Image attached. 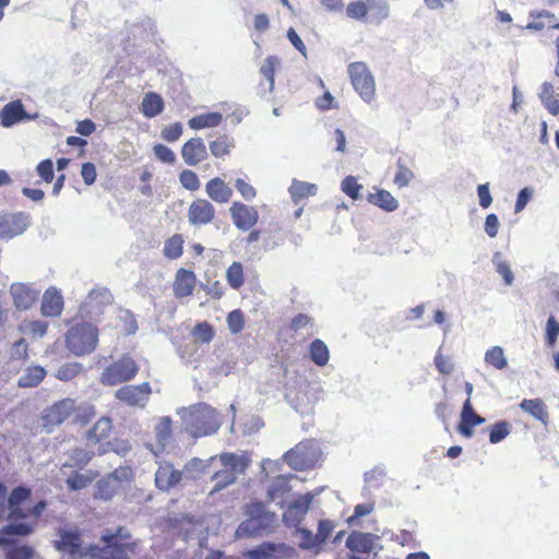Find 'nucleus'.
Segmentation results:
<instances>
[{"instance_id": "f257e3e1", "label": "nucleus", "mask_w": 559, "mask_h": 559, "mask_svg": "<svg viewBox=\"0 0 559 559\" xmlns=\"http://www.w3.org/2000/svg\"><path fill=\"white\" fill-rule=\"evenodd\" d=\"M58 539L53 542L55 548L60 552L69 554L73 559H132L140 551L141 544L132 539L124 526L114 532H106L99 538L103 547L90 546L82 550V534L78 528L57 531Z\"/></svg>"}, {"instance_id": "f03ea898", "label": "nucleus", "mask_w": 559, "mask_h": 559, "mask_svg": "<svg viewBox=\"0 0 559 559\" xmlns=\"http://www.w3.org/2000/svg\"><path fill=\"white\" fill-rule=\"evenodd\" d=\"M31 497L32 489L27 486H16L9 493L7 486L0 483V520L8 519L10 523L25 519L39 520L48 503L46 500H39L33 507L24 508Z\"/></svg>"}, {"instance_id": "7ed1b4c3", "label": "nucleus", "mask_w": 559, "mask_h": 559, "mask_svg": "<svg viewBox=\"0 0 559 559\" xmlns=\"http://www.w3.org/2000/svg\"><path fill=\"white\" fill-rule=\"evenodd\" d=\"M95 415L96 408L92 403H78L75 399L64 397L47 407L43 413L41 420L43 426L50 431L53 427L60 426L69 419L73 424L86 426Z\"/></svg>"}, {"instance_id": "20e7f679", "label": "nucleus", "mask_w": 559, "mask_h": 559, "mask_svg": "<svg viewBox=\"0 0 559 559\" xmlns=\"http://www.w3.org/2000/svg\"><path fill=\"white\" fill-rule=\"evenodd\" d=\"M39 520L25 519L16 523H9L0 530V549L4 552L5 559H32L35 550L32 546L19 544L11 536L31 535Z\"/></svg>"}, {"instance_id": "39448f33", "label": "nucleus", "mask_w": 559, "mask_h": 559, "mask_svg": "<svg viewBox=\"0 0 559 559\" xmlns=\"http://www.w3.org/2000/svg\"><path fill=\"white\" fill-rule=\"evenodd\" d=\"M186 431L194 438H201L215 433L221 421L215 408L206 403L191 405L183 416Z\"/></svg>"}, {"instance_id": "423d86ee", "label": "nucleus", "mask_w": 559, "mask_h": 559, "mask_svg": "<svg viewBox=\"0 0 559 559\" xmlns=\"http://www.w3.org/2000/svg\"><path fill=\"white\" fill-rule=\"evenodd\" d=\"M246 520L239 525V536H257L274 526L275 513L266 510L264 502L252 500L245 506Z\"/></svg>"}, {"instance_id": "0eeeda50", "label": "nucleus", "mask_w": 559, "mask_h": 559, "mask_svg": "<svg viewBox=\"0 0 559 559\" xmlns=\"http://www.w3.org/2000/svg\"><path fill=\"white\" fill-rule=\"evenodd\" d=\"M67 348L75 356L93 353L98 344V329L87 322L73 324L64 336Z\"/></svg>"}, {"instance_id": "6e6552de", "label": "nucleus", "mask_w": 559, "mask_h": 559, "mask_svg": "<svg viewBox=\"0 0 559 559\" xmlns=\"http://www.w3.org/2000/svg\"><path fill=\"white\" fill-rule=\"evenodd\" d=\"M219 461L223 468L213 474L212 480L215 484L211 489L210 495L218 492L233 485L237 479V474L243 473L251 462L248 454L237 455L235 453H222L219 455Z\"/></svg>"}, {"instance_id": "1a4fd4ad", "label": "nucleus", "mask_w": 559, "mask_h": 559, "mask_svg": "<svg viewBox=\"0 0 559 559\" xmlns=\"http://www.w3.org/2000/svg\"><path fill=\"white\" fill-rule=\"evenodd\" d=\"M322 452L313 439H306L284 454L285 462L295 471L313 468L321 460Z\"/></svg>"}, {"instance_id": "9d476101", "label": "nucleus", "mask_w": 559, "mask_h": 559, "mask_svg": "<svg viewBox=\"0 0 559 559\" xmlns=\"http://www.w3.org/2000/svg\"><path fill=\"white\" fill-rule=\"evenodd\" d=\"M139 372V365L129 355L108 365L99 377V382L106 386H115L132 380Z\"/></svg>"}, {"instance_id": "9b49d317", "label": "nucleus", "mask_w": 559, "mask_h": 559, "mask_svg": "<svg viewBox=\"0 0 559 559\" xmlns=\"http://www.w3.org/2000/svg\"><path fill=\"white\" fill-rule=\"evenodd\" d=\"M348 75L354 90L359 96L365 102L372 100L376 93V84L367 64L361 61L350 63L348 66Z\"/></svg>"}, {"instance_id": "f8f14e48", "label": "nucleus", "mask_w": 559, "mask_h": 559, "mask_svg": "<svg viewBox=\"0 0 559 559\" xmlns=\"http://www.w3.org/2000/svg\"><path fill=\"white\" fill-rule=\"evenodd\" d=\"M114 429L112 419L109 416L99 417L94 425L86 430L84 439L87 447L98 445L97 454L103 455L108 451V442Z\"/></svg>"}, {"instance_id": "ddd939ff", "label": "nucleus", "mask_w": 559, "mask_h": 559, "mask_svg": "<svg viewBox=\"0 0 559 559\" xmlns=\"http://www.w3.org/2000/svg\"><path fill=\"white\" fill-rule=\"evenodd\" d=\"M152 389L148 382L136 385H124L115 392V397L132 407H144L150 400Z\"/></svg>"}, {"instance_id": "4468645a", "label": "nucleus", "mask_w": 559, "mask_h": 559, "mask_svg": "<svg viewBox=\"0 0 559 559\" xmlns=\"http://www.w3.org/2000/svg\"><path fill=\"white\" fill-rule=\"evenodd\" d=\"M229 214L235 227L242 231L252 229L259 221V212L257 207L240 201L231 203Z\"/></svg>"}, {"instance_id": "2eb2a0df", "label": "nucleus", "mask_w": 559, "mask_h": 559, "mask_svg": "<svg viewBox=\"0 0 559 559\" xmlns=\"http://www.w3.org/2000/svg\"><path fill=\"white\" fill-rule=\"evenodd\" d=\"M9 292L13 305L19 311H26L35 306L40 294L32 284L26 283H13Z\"/></svg>"}, {"instance_id": "dca6fc26", "label": "nucleus", "mask_w": 559, "mask_h": 559, "mask_svg": "<svg viewBox=\"0 0 559 559\" xmlns=\"http://www.w3.org/2000/svg\"><path fill=\"white\" fill-rule=\"evenodd\" d=\"M215 206L207 199L198 198L188 207V222L192 226L209 225L215 219Z\"/></svg>"}, {"instance_id": "f3484780", "label": "nucleus", "mask_w": 559, "mask_h": 559, "mask_svg": "<svg viewBox=\"0 0 559 559\" xmlns=\"http://www.w3.org/2000/svg\"><path fill=\"white\" fill-rule=\"evenodd\" d=\"M295 554L296 550L290 546L264 543L254 549L248 550L246 557L249 559H285L293 557Z\"/></svg>"}, {"instance_id": "a211bd4d", "label": "nucleus", "mask_w": 559, "mask_h": 559, "mask_svg": "<svg viewBox=\"0 0 559 559\" xmlns=\"http://www.w3.org/2000/svg\"><path fill=\"white\" fill-rule=\"evenodd\" d=\"M155 443L148 445V449L155 456L163 453L173 440V420L168 416L160 417L154 429Z\"/></svg>"}, {"instance_id": "6ab92c4d", "label": "nucleus", "mask_w": 559, "mask_h": 559, "mask_svg": "<svg viewBox=\"0 0 559 559\" xmlns=\"http://www.w3.org/2000/svg\"><path fill=\"white\" fill-rule=\"evenodd\" d=\"M182 479V472L176 469L169 462L163 461L159 463L155 473V485L159 490L168 491Z\"/></svg>"}, {"instance_id": "aec40b11", "label": "nucleus", "mask_w": 559, "mask_h": 559, "mask_svg": "<svg viewBox=\"0 0 559 559\" xmlns=\"http://www.w3.org/2000/svg\"><path fill=\"white\" fill-rule=\"evenodd\" d=\"M485 423V418L476 414L469 399L463 403L457 431L464 438H472L474 436V427Z\"/></svg>"}, {"instance_id": "412c9836", "label": "nucleus", "mask_w": 559, "mask_h": 559, "mask_svg": "<svg viewBox=\"0 0 559 559\" xmlns=\"http://www.w3.org/2000/svg\"><path fill=\"white\" fill-rule=\"evenodd\" d=\"M181 157L189 166H197L207 158V150L201 138H191L181 146Z\"/></svg>"}, {"instance_id": "4be33fe9", "label": "nucleus", "mask_w": 559, "mask_h": 559, "mask_svg": "<svg viewBox=\"0 0 559 559\" xmlns=\"http://www.w3.org/2000/svg\"><path fill=\"white\" fill-rule=\"evenodd\" d=\"M197 285V276L193 271L180 267L175 274L173 292L176 298L189 297Z\"/></svg>"}, {"instance_id": "5701e85b", "label": "nucleus", "mask_w": 559, "mask_h": 559, "mask_svg": "<svg viewBox=\"0 0 559 559\" xmlns=\"http://www.w3.org/2000/svg\"><path fill=\"white\" fill-rule=\"evenodd\" d=\"M26 217L19 214H0V237L13 238L22 234L26 228Z\"/></svg>"}, {"instance_id": "b1692460", "label": "nucleus", "mask_w": 559, "mask_h": 559, "mask_svg": "<svg viewBox=\"0 0 559 559\" xmlns=\"http://www.w3.org/2000/svg\"><path fill=\"white\" fill-rule=\"evenodd\" d=\"M377 539L378 536L374 534L353 531L346 539V547L352 552L370 554L376 547Z\"/></svg>"}, {"instance_id": "393cba45", "label": "nucleus", "mask_w": 559, "mask_h": 559, "mask_svg": "<svg viewBox=\"0 0 559 559\" xmlns=\"http://www.w3.org/2000/svg\"><path fill=\"white\" fill-rule=\"evenodd\" d=\"M63 297L61 293L53 286L46 289L43 295L40 311L44 317L56 318L63 311Z\"/></svg>"}, {"instance_id": "a878e982", "label": "nucleus", "mask_w": 559, "mask_h": 559, "mask_svg": "<svg viewBox=\"0 0 559 559\" xmlns=\"http://www.w3.org/2000/svg\"><path fill=\"white\" fill-rule=\"evenodd\" d=\"M205 192L207 197L218 203H228L233 197V189L222 178L214 177L205 185Z\"/></svg>"}, {"instance_id": "bb28decb", "label": "nucleus", "mask_w": 559, "mask_h": 559, "mask_svg": "<svg viewBox=\"0 0 559 559\" xmlns=\"http://www.w3.org/2000/svg\"><path fill=\"white\" fill-rule=\"evenodd\" d=\"M26 117L27 115L21 100L10 102L0 111V122L5 128L12 127Z\"/></svg>"}, {"instance_id": "cd10ccee", "label": "nucleus", "mask_w": 559, "mask_h": 559, "mask_svg": "<svg viewBox=\"0 0 559 559\" xmlns=\"http://www.w3.org/2000/svg\"><path fill=\"white\" fill-rule=\"evenodd\" d=\"M520 408L540 421L544 426L549 423V412L546 403L542 399H524L520 403Z\"/></svg>"}, {"instance_id": "c85d7f7f", "label": "nucleus", "mask_w": 559, "mask_h": 559, "mask_svg": "<svg viewBox=\"0 0 559 559\" xmlns=\"http://www.w3.org/2000/svg\"><path fill=\"white\" fill-rule=\"evenodd\" d=\"M310 500L299 498L293 501L283 514L284 522L289 526H297L309 509Z\"/></svg>"}, {"instance_id": "c756f323", "label": "nucleus", "mask_w": 559, "mask_h": 559, "mask_svg": "<svg viewBox=\"0 0 559 559\" xmlns=\"http://www.w3.org/2000/svg\"><path fill=\"white\" fill-rule=\"evenodd\" d=\"M367 201L385 212H394L399 207V201L384 189H377L376 192L369 193Z\"/></svg>"}, {"instance_id": "7c9ffc66", "label": "nucleus", "mask_w": 559, "mask_h": 559, "mask_svg": "<svg viewBox=\"0 0 559 559\" xmlns=\"http://www.w3.org/2000/svg\"><path fill=\"white\" fill-rule=\"evenodd\" d=\"M165 103L163 97L155 92H148L144 95L141 111L146 118H154L163 112Z\"/></svg>"}, {"instance_id": "2f4dec72", "label": "nucleus", "mask_w": 559, "mask_h": 559, "mask_svg": "<svg viewBox=\"0 0 559 559\" xmlns=\"http://www.w3.org/2000/svg\"><path fill=\"white\" fill-rule=\"evenodd\" d=\"M47 372L41 366H31L26 368L24 373L20 377L17 385L20 388H36L45 379Z\"/></svg>"}, {"instance_id": "473e14b6", "label": "nucleus", "mask_w": 559, "mask_h": 559, "mask_svg": "<svg viewBox=\"0 0 559 559\" xmlns=\"http://www.w3.org/2000/svg\"><path fill=\"white\" fill-rule=\"evenodd\" d=\"M98 472L87 471L86 473L74 472L67 479L66 485L72 491H78L88 487L97 477Z\"/></svg>"}, {"instance_id": "72a5a7b5", "label": "nucleus", "mask_w": 559, "mask_h": 559, "mask_svg": "<svg viewBox=\"0 0 559 559\" xmlns=\"http://www.w3.org/2000/svg\"><path fill=\"white\" fill-rule=\"evenodd\" d=\"M94 456V451L76 447L69 453L68 462L63 464V467L83 468L93 460Z\"/></svg>"}, {"instance_id": "f704fd0d", "label": "nucleus", "mask_w": 559, "mask_h": 559, "mask_svg": "<svg viewBox=\"0 0 559 559\" xmlns=\"http://www.w3.org/2000/svg\"><path fill=\"white\" fill-rule=\"evenodd\" d=\"M223 116L221 112H205L189 119L188 126L192 130H201L217 127L221 124Z\"/></svg>"}, {"instance_id": "c9c22d12", "label": "nucleus", "mask_w": 559, "mask_h": 559, "mask_svg": "<svg viewBox=\"0 0 559 559\" xmlns=\"http://www.w3.org/2000/svg\"><path fill=\"white\" fill-rule=\"evenodd\" d=\"M317 190L318 188L316 185L299 180H293L288 189L292 200L295 204H298L302 200L314 195Z\"/></svg>"}, {"instance_id": "e433bc0d", "label": "nucleus", "mask_w": 559, "mask_h": 559, "mask_svg": "<svg viewBox=\"0 0 559 559\" xmlns=\"http://www.w3.org/2000/svg\"><path fill=\"white\" fill-rule=\"evenodd\" d=\"M116 480L111 477H104L99 479L94 488L93 497L97 500L109 501L117 493Z\"/></svg>"}, {"instance_id": "4c0bfd02", "label": "nucleus", "mask_w": 559, "mask_h": 559, "mask_svg": "<svg viewBox=\"0 0 559 559\" xmlns=\"http://www.w3.org/2000/svg\"><path fill=\"white\" fill-rule=\"evenodd\" d=\"M309 356L313 364L319 367H324L329 362L330 352L322 340L316 338L309 345Z\"/></svg>"}, {"instance_id": "58836bf2", "label": "nucleus", "mask_w": 559, "mask_h": 559, "mask_svg": "<svg viewBox=\"0 0 559 559\" xmlns=\"http://www.w3.org/2000/svg\"><path fill=\"white\" fill-rule=\"evenodd\" d=\"M531 17L533 21L530 22L525 28L534 32H540L546 27L549 28L556 21L555 14L547 10L532 12Z\"/></svg>"}, {"instance_id": "ea45409f", "label": "nucleus", "mask_w": 559, "mask_h": 559, "mask_svg": "<svg viewBox=\"0 0 559 559\" xmlns=\"http://www.w3.org/2000/svg\"><path fill=\"white\" fill-rule=\"evenodd\" d=\"M183 237L180 234H175L166 239L163 253L169 260H176L183 253Z\"/></svg>"}, {"instance_id": "a19ab883", "label": "nucleus", "mask_w": 559, "mask_h": 559, "mask_svg": "<svg viewBox=\"0 0 559 559\" xmlns=\"http://www.w3.org/2000/svg\"><path fill=\"white\" fill-rule=\"evenodd\" d=\"M280 63V60L275 56H269L264 63L260 68V73L264 76L266 81V87L264 88L267 92H272L275 84V71Z\"/></svg>"}, {"instance_id": "79ce46f5", "label": "nucleus", "mask_w": 559, "mask_h": 559, "mask_svg": "<svg viewBox=\"0 0 559 559\" xmlns=\"http://www.w3.org/2000/svg\"><path fill=\"white\" fill-rule=\"evenodd\" d=\"M226 280L233 289H240L245 284L243 266L240 262H233L226 271Z\"/></svg>"}, {"instance_id": "37998d69", "label": "nucleus", "mask_w": 559, "mask_h": 559, "mask_svg": "<svg viewBox=\"0 0 559 559\" xmlns=\"http://www.w3.org/2000/svg\"><path fill=\"white\" fill-rule=\"evenodd\" d=\"M376 5V0H358L346 7V13L350 19L364 20L370 8Z\"/></svg>"}, {"instance_id": "c03bdc74", "label": "nucleus", "mask_w": 559, "mask_h": 559, "mask_svg": "<svg viewBox=\"0 0 559 559\" xmlns=\"http://www.w3.org/2000/svg\"><path fill=\"white\" fill-rule=\"evenodd\" d=\"M512 431V425L507 420H499L488 427L489 442L492 444L501 442Z\"/></svg>"}, {"instance_id": "a18cd8bd", "label": "nucleus", "mask_w": 559, "mask_h": 559, "mask_svg": "<svg viewBox=\"0 0 559 559\" xmlns=\"http://www.w3.org/2000/svg\"><path fill=\"white\" fill-rule=\"evenodd\" d=\"M209 147L213 156L221 158L230 153L234 142L227 134H223L210 142Z\"/></svg>"}, {"instance_id": "49530a36", "label": "nucleus", "mask_w": 559, "mask_h": 559, "mask_svg": "<svg viewBox=\"0 0 559 559\" xmlns=\"http://www.w3.org/2000/svg\"><path fill=\"white\" fill-rule=\"evenodd\" d=\"M485 362L495 369L502 370L508 366L504 350L500 346H493L485 353Z\"/></svg>"}, {"instance_id": "de8ad7c7", "label": "nucleus", "mask_w": 559, "mask_h": 559, "mask_svg": "<svg viewBox=\"0 0 559 559\" xmlns=\"http://www.w3.org/2000/svg\"><path fill=\"white\" fill-rule=\"evenodd\" d=\"M83 371V366L80 362L63 364L56 372V378L61 381H70L76 378Z\"/></svg>"}, {"instance_id": "09e8293b", "label": "nucleus", "mask_w": 559, "mask_h": 559, "mask_svg": "<svg viewBox=\"0 0 559 559\" xmlns=\"http://www.w3.org/2000/svg\"><path fill=\"white\" fill-rule=\"evenodd\" d=\"M342 191L352 200H358L361 197L362 186L354 176H347L341 183Z\"/></svg>"}, {"instance_id": "8fccbe9b", "label": "nucleus", "mask_w": 559, "mask_h": 559, "mask_svg": "<svg viewBox=\"0 0 559 559\" xmlns=\"http://www.w3.org/2000/svg\"><path fill=\"white\" fill-rule=\"evenodd\" d=\"M289 490L287 479L282 476L277 477L267 490V499L269 501H275L277 498L284 497Z\"/></svg>"}, {"instance_id": "3c124183", "label": "nucleus", "mask_w": 559, "mask_h": 559, "mask_svg": "<svg viewBox=\"0 0 559 559\" xmlns=\"http://www.w3.org/2000/svg\"><path fill=\"white\" fill-rule=\"evenodd\" d=\"M413 178V171L400 158L397 160V171L393 179L394 185L400 189L407 187Z\"/></svg>"}, {"instance_id": "603ef678", "label": "nucleus", "mask_w": 559, "mask_h": 559, "mask_svg": "<svg viewBox=\"0 0 559 559\" xmlns=\"http://www.w3.org/2000/svg\"><path fill=\"white\" fill-rule=\"evenodd\" d=\"M179 182L185 189L191 192L198 191L201 186L198 175L191 169H183L179 174Z\"/></svg>"}, {"instance_id": "864d4df0", "label": "nucleus", "mask_w": 559, "mask_h": 559, "mask_svg": "<svg viewBox=\"0 0 559 559\" xmlns=\"http://www.w3.org/2000/svg\"><path fill=\"white\" fill-rule=\"evenodd\" d=\"M228 329L233 334L241 332L245 328V317L240 309L233 310L227 316Z\"/></svg>"}, {"instance_id": "5fc2aeb1", "label": "nucleus", "mask_w": 559, "mask_h": 559, "mask_svg": "<svg viewBox=\"0 0 559 559\" xmlns=\"http://www.w3.org/2000/svg\"><path fill=\"white\" fill-rule=\"evenodd\" d=\"M435 366L441 374H450L454 370V365L449 356H445L439 349L435 356Z\"/></svg>"}, {"instance_id": "6e6d98bb", "label": "nucleus", "mask_w": 559, "mask_h": 559, "mask_svg": "<svg viewBox=\"0 0 559 559\" xmlns=\"http://www.w3.org/2000/svg\"><path fill=\"white\" fill-rule=\"evenodd\" d=\"M559 336V322L554 316L549 317L546 324V343L549 347H554Z\"/></svg>"}, {"instance_id": "4d7b16f0", "label": "nucleus", "mask_w": 559, "mask_h": 559, "mask_svg": "<svg viewBox=\"0 0 559 559\" xmlns=\"http://www.w3.org/2000/svg\"><path fill=\"white\" fill-rule=\"evenodd\" d=\"M193 333L202 343H210L214 337L213 326L209 322L198 323Z\"/></svg>"}, {"instance_id": "13d9d810", "label": "nucleus", "mask_w": 559, "mask_h": 559, "mask_svg": "<svg viewBox=\"0 0 559 559\" xmlns=\"http://www.w3.org/2000/svg\"><path fill=\"white\" fill-rule=\"evenodd\" d=\"M182 135V124L175 122L163 128L160 136L167 142H176Z\"/></svg>"}, {"instance_id": "bf43d9fd", "label": "nucleus", "mask_w": 559, "mask_h": 559, "mask_svg": "<svg viewBox=\"0 0 559 559\" xmlns=\"http://www.w3.org/2000/svg\"><path fill=\"white\" fill-rule=\"evenodd\" d=\"M235 188L246 201H251L257 195L254 187L242 178H237L235 180Z\"/></svg>"}, {"instance_id": "052dcab7", "label": "nucleus", "mask_w": 559, "mask_h": 559, "mask_svg": "<svg viewBox=\"0 0 559 559\" xmlns=\"http://www.w3.org/2000/svg\"><path fill=\"white\" fill-rule=\"evenodd\" d=\"M317 109L320 111H326L330 109H337L338 104L329 91H325L320 97L314 100Z\"/></svg>"}, {"instance_id": "680f3d73", "label": "nucleus", "mask_w": 559, "mask_h": 559, "mask_svg": "<svg viewBox=\"0 0 559 559\" xmlns=\"http://www.w3.org/2000/svg\"><path fill=\"white\" fill-rule=\"evenodd\" d=\"M37 175L47 183L53 180V163L47 158L41 160L36 167Z\"/></svg>"}, {"instance_id": "e2e57ef3", "label": "nucleus", "mask_w": 559, "mask_h": 559, "mask_svg": "<svg viewBox=\"0 0 559 559\" xmlns=\"http://www.w3.org/2000/svg\"><path fill=\"white\" fill-rule=\"evenodd\" d=\"M156 157L166 164H174L176 162L175 153L164 144H156L153 147Z\"/></svg>"}, {"instance_id": "0e129e2a", "label": "nucleus", "mask_w": 559, "mask_h": 559, "mask_svg": "<svg viewBox=\"0 0 559 559\" xmlns=\"http://www.w3.org/2000/svg\"><path fill=\"white\" fill-rule=\"evenodd\" d=\"M335 525L331 520H320L318 524V532L316 534L317 540L320 544L324 543L328 537L332 534Z\"/></svg>"}, {"instance_id": "69168bd1", "label": "nucleus", "mask_w": 559, "mask_h": 559, "mask_svg": "<svg viewBox=\"0 0 559 559\" xmlns=\"http://www.w3.org/2000/svg\"><path fill=\"white\" fill-rule=\"evenodd\" d=\"M81 176L86 186H91L96 181L97 171L93 163L86 162L82 164Z\"/></svg>"}, {"instance_id": "338daca9", "label": "nucleus", "mask_w": 559, "mask_h": 559, "mask_svg": "<svg viewBox=\"0 0 559 559\" xmlns=\"http://www.w3.org/2000/svg\"><path fill=\"white\" fill-rule=\"evenodd\" d=\"M499 219L496 214H488L485 219V231L490 238H495L499 230Z\"/></svg>"}, {"instance_id": "774afa93", "label": "nucleus", "mask_w": 559, "mask_h": 559, "mask_svg": "<svg viewBox=\"0 0 559 559\" xmlns=\"http://www.w3.org/2000/svg\"><path fill=\"white\" fill-rule=\"evenodd\" d=\"M26 329L33 336L41 337L47 333L48 323L44 321H31L26 324Z\"/></svg>"}]
</instances>
